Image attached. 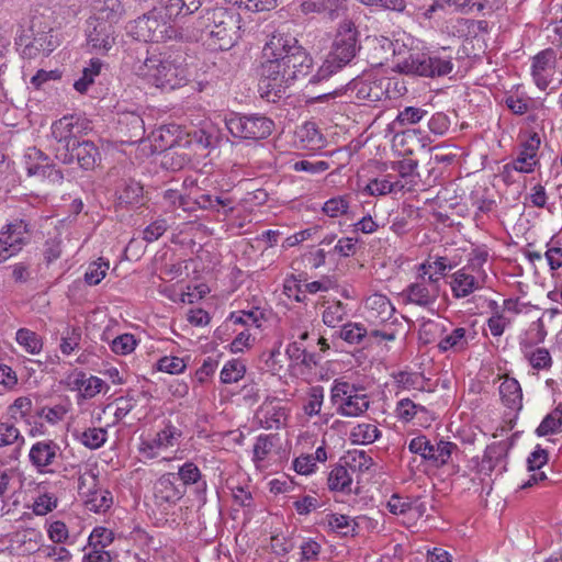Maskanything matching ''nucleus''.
I'll use <instances>...</instances> for the list:
<instances>
[{
    "label": "nucleus",
    "mask_w": 562,
    "mask_h": 562,
    "mask_svg": "<svg viewBox=\"0 0 562 562\" xmlns=\"http://www.w3.org/2000/svg\"><path fill=\"white\" fill-rule=\"evenodd\" d=\"M47 533L49 539L56 544L65 543L69 537V531L66 524L60 520H55L49 524Z\"/></svg>",
    "instance_id": "obj_59"
},
{
    "label": "nucleus",
    "mask_w": 562,
    "mask_h": 562,
    "mask_svg": "<svg viewBox=\"0 0 562 562\" xmlns=\"http://www.w3.org/2000/svg\"><path fill=\"white\" fill-rule=\"evenodd\" d=\"M405 189V183L401 180H391V176L387 175L382 179H372L366 187V191L370 195H385L389 193L401 192Z\"/></svg>",
    "instance_id": "obj_30"
},
{
    "label": "nucleus",
    "mask_w": 562,
    "mask_h": 562,
    "mask_svg": "<svg viewBox=\"0 0 562 562\" xmlns=\"http://www.w3.org/2000/svg\"><path fill=\"white\" fill-rule=\"evenodd\" d=\"M447 48L429 53H411L400 60L395 69L406 75L425 77H441L453 69L452 57L447 54Z\"/></svg>",
    "instance_id": "obj_4"
},
{
    "label": "nucleus",
    "mask_w": 562,
    "mask_h": 562,
    "mask_svg": "<svg viewBox=\"0 0 562 562\" xmlns=\"http://www.w3.org/2000/svg\"><path fill=\"white\" fill-rule=\"evenodd\" d=\"M114 541V533L105 527H95L83 548L82 562H112L113 555L108 548Z\"/></svg>",
    "instance_id": "obj_10"
},
{
    "label": "nucleus",
    "mask_w": 562,
    "mask_h": 562,
    "mask_svg": "<svg viewBox=\"0 0 562 562\" xmlns=\"http://www.w3.org/2000/svg\"><path fill=\"white\" fill-rule=\"evenodd\" d=\"M344 459L346 465L352 471L366 472L373 465L372 458L364 450H349Z\"/></svg>",
    "instance_id": "obj_37"
},
{
    "label": "nucleus",
    "mask_w": 562,
    "mask_h": 562,
    "mask_svg": "<svg viewBox=\"0 0 562 562\" xmlns=\"http://www.w3.org/2000/svg\"><path fill=\"white\" fill-rule=\"evenodd\" d=\"M467 330L463 327H458L452 330L451 334L443 337L438 347L441 351H448L450 349L453 350H463L468 346V340L465 337Z\"/></svg>",
    "instance_id": "obj_40"
},
{
    "label": "nucleus",
    "mask_w": 562,
    "mask_h": 562,
    "mask_svg": "<svg viewBox=\"0 0 562 562\" xmlns=\"http://www.w3.org/2000/svg\"><path fill=\"white\" fill-rule=\"evenodd\" d=\"M116 27L110 22L90 19L87 29L88 46L98 54H106L115 44Z\"/></svg>",
    "instance_id": "obj_11"
},
{
    "label": "nucleus",
    "mask_w": 562,
    "mask_h": 562,
    "mask_svg": "<svg viewBox=\"0 0 562 562\" xmlns=\"http://www.w3.org/2000/svg\"><path fill=\"white\" fill-rule=\"evenodd\" d=\"M349 202L345 196L331 198L325 202L323 212L330 217H338L347 213Z\"/></svg>",
    "instance_id": "obj_51"
},
{
    "label": "nucleus",
    "mask_w": 562,
    "mask_h": 562,
    "mask_svg": "<svg viewBox=\"0 0 562 562\" xmlns=\"http://www.w3.org/2000/svg\"><path fill=\"white\" fill-rule=\"evenodd\" d=\"M300 550L301 562L316 561L321 553L322 546L317 541L308 538L301 543Z\"/></svg>",
    "instance_id": "obj_57"
},
{
    "label": "nucleus",
    "mask_w": 562,
    "mask_h": 562,
    "mask_svg": "<svg viewBox=\"0 0 562 562\" xmlns=\"http://www.w3.org/2000/svg\"><path fill=\"white\" fill-rule=\"evenodd\" d=\"M31 225L25 220H14L0 233V238L8 241L11 254H18L31 239Z\"/></svg>",
    "instance_id": "obj_17"
},
{
    "label": "nucleus",
    "mask_w": 562,
    "mask_h": 562,
    "mask_svg": "<svg viewBox=\"0 0 562 562\" xmlns=\"http://www.w3.org/2000/svg\"><path fill=\"white\" fill-rule=\"evenodd\" d=\"M196 205L202 210L222 213L228 216L235 210V200L222 193L218 195L203 193L195 198Z\"/></svg>",
    "instance_id": "obj_24"
},
{
    "label": "nucleus",
    "mask_w": 562,
    "mask_h": 562,
    "mask_svg": "<svg viewBox=\"0 0 562 562\" xmlns=\"http://www.w3.org/2000/svg\"><path fill=\"white\" fill-rule=\"evenodd\" d=\"M522 389H499L501 398L505 407L509 411L507 416L509 420L517 418L522 408Z\"/></svg>",
    "instance_id": "obj_34"
},
{
    "label": "nucleus",
    "mask_w": 562,
    "mask_h": 562,
    "mask_svg": "<svg viewBox=\"0 0 562 562\" xmlns=\"http://www.w3.org/2000/svg\"><path fill=\"white\" fill-rule=\"evenodd\" d=\"M240 15L223 7L205 9L187 27V41L202 42L212 50H227L240 37Z\"/></svg>",
    "instance_id": "obj_2"
},
{
    "label": "nucleus",
    "mask_w": 562,
    "mask_h": 562,
    "mask_svg": "<svg viewBox=\"0 0 562 562\" xmlns=\"http://www.w3.org/2000/svg\"><path fill=\"white\" fill-rule=\"evenodd\" d=\"M105 440L106 431L102 428H89L81 435V442L90 449H97L101 447Z\"/></svg>",
    "instance_id": "obj_52"
},
{
    "label": "nucleus",
    "mask_w": 562,
    "mask_h": 562,
    "mask_svg": "<svg viewBox=\"0 0 562 562\" xmlns=\"http://www.w3.org/2000/svg\"><path fill=\"white\" fill-rule=\"evenodd\" d=\"M562 428V407L558 406L550 412L536 429V434L540 437L558 434Z\"/></svg>",
    "instance_id": "obj_36"
},
{
    "label": "nucleus",
    "mask_w": 562,
    "mask_h": 562,
    "mask_svg": "<svg viewBox=\"0 0 562 562\" xmlns=\"http://www.w3.org/2000/svg\"><path fill=\"white\" fill-rule=\"evenodd\" d=\"M76 120L72 115L64 116L52 125V136L57 142V146L67 147L78 138L75 135Z\"/></svg>",
    "instance_id": "obj_27"
},
{
    "label": "nucleus",
    "mask_w": 562,
    "mask_h": 562,
    "mask_svg": "<svg viewBox=\"0 0 562 562\" xmlns=\"http://www.w3.org/2000/svg\"><path fill=\"white\" fill-rule=\"evenodd\" d=\"M386 506L393 515H405L413 510L414 502L409 497L393 494L387 501Z\"/></svg>",
    "instance_id": "obj_53"
},
{
    "label": "nucleus",
    "mask_w": 562,
    "mask_h": 562,
    "mask_svg": "<svg viewBox=\"0 0 562 562\" xmlns=\"http://www.w3.org/2000/svg\"><path fill=\"white\" fill-rule=\"evenodd\" d=\"M329 525L333 529L340 530L345 536L355 535L357 524L346 515H333L329 520Z\"/></svg>",
    "instance_id": "obj_58"
},
{
    "label": "nucleus",
    "mask_w": 562,
    "mask_h": 562,
    "mask_svg": "<svg viewBox=\"0 0 562 562\" xmlns=\"http://www.w3.org/2000/svg\"><path fill=\"white\" fill-rule=\"evenodd\" d=\"M31 406L29 397H19L9 406L8 414L13 419L23 418L30 413Z\"/></svg>",
    "instance_id": "obj_64"
},
{
    "label": "nucleus",
    "mask_w": 562,
    "mask_h": 562,
    "mask_svg": "<svg viewBox=\"0 0 562 562\" xmlns=\"http://www.w3.org/2000/svg\"><path fill=\"white\" fill-rule=\"evenodd\" d=\"M260 425L266 429H279L288 419V413L279 401L263 403L256 413Z\"/></svg>",
    "instance_id": "obj_21"
},
{
    "label": "nucleus",
    "mask_w": 562,
    "mask_h": 562,
    "mask_svg": "<svg viewBox=\"0 0 562 562\" xmlns=\"http://www.w3.org/2000/svg\"><path fill=\"white\" fill-rule=\"evenodd\" d=\"M120 204L137 205L143 204L144 193L143 186L135 180H126L117 196Z\"/></svg>",
    "instance_id": "obj_32"
},
{
    "label": "nucleus",
    "mask_w": 562,
    "mask_h": 562,
    "mask_svg": "<svg viewBox=\"0 0 562 562\" xmlns=\"http://www.w3.org/2000/svg\"><path fill=\"white\" fill-rule=\"evenodd\" d=\"M100 487L98 471L92 469L87 470L78 479V492L82 499L92 495L91 493L98 491Z\"/></svg>",
    "instance_id": "obj_42"
},
{
    "label": "nucleus",
    "mask_w": 562,
    "mask_h": 562,
    "mask_svg": "<svg viewBox=\"0 0 562 562\" xmlns=\"http://www.w3.org/2000/svg\"><path fill=\"white\" fill-rule=\"evenodd\" d=\"M180 0H159V11L164 12L165 19L169 22L178 16H183L184 13L180 5Z\"/></svg>",
    "instance_id": "obj_62"
},
{
    "label": "nucleus",
    "mask_w": 562,
    "mask_h": 562,
    "mask_svg": "<svg viewBox=\"0 0 562 562\" xmlns=\"http://www.w3.org/2000/svg\"><path fill=\"white\" fill-rule=\"evenodd\" d=\"M540 146V138L535 133L522 143L518 156L513 160L512 166L516 171L529 173L533 171L537 164V151Z\"/></svg>",
    "instance_id": "obj_22"
},
{
    "label": "nucleus",
    "mask_w": 562,
    "mask_h": 562,
    "mask_svg": "<svg viewBox=\"0 0 562 562\" xmlns=\"http://www.w3.org/2000/svg\"><path fill=\"white\" fill-rule=\"evenodd\" d=\"M59 451V446L53 440H41L31 447L29 459L37 472L49 473L52 470L48 468L56 462Z\"/></svg>",
    "instance_id": "obj_14"
},
{
    "label": "nucleus",
    "mask_w": 562,
    "mask_h": 562,
    "mask_svg": "<svg viewBox=\"0 0 562 562\" xmlns=\"http://www.w3.org/2000/svg\"><path fill=\"white\" fill-rule=\"evenodd\" d=\"M136 347V339L132 334L117 336L111 344V349L117 355H127Z\"/></svg>",
    "instance_id": "obj_56"
},
{
    "label": "nucleus",
    "mask_w": 562,
    "mask_h": 562,
    "mask_svg": "<svg viewBox=\"0 0 562 562\" xmlns=\"http://www.w3.org/2000/svg\"><path fill=\"white\" fill-rule=\"evenodd\" d=\"M109 269V262L103 261L101 258L98 261L91 262L85 273V281L89 285L99 284L105 277Z\"/></svg>",
    "instance_id": "obj_46"
},
{
    "label": "nucleus",
    "mask_w": 562,
    "mask_h": 562,
    "mask_svg": "<svg viewBox=\"0 0 562 562\" xmlns=\"http://www.w3.org/2000/svg\"><path fill=\"white\" fill-rule=\"evenodd\" d=\"M347 317L346 305L340 301L331 302L323 312V322L326 326L335 328Z\"/></svg>",
    "instance_id": "obj_41"
},
{
    "label": "nucleus",
    "mask_w": 562,
    "mask_h": 562,
    "mask_svg": "<svg viewBox=\"0 0 562 562\" xmlns=\"http://www.w3.org/2000/svg\"><path fill=\"white\" fill-rule=\"evenodd\" d=\"M24 442V438L21 436L19 429L9 423H0V448L9 447L15 442Z\"/></svg>",
    "instance_id": "obj_48"
},
{
    "label": "nucleus",
    "mask_w": 562,
    "mask_h": 562,
    "mask_svg": "<svg viewBox=\"0 0 562 562\" xmlns=\"http://www.w3.org/2000/svg\"><path fill=\"white\" fill-rule=\"evenodd\" d=\"M555 61V53L551 48L544 49L533 57L531 74L539 89H547L551 82L554 75Z\"/></svg>",
    "instance_id": "obj_15"
},
{
    "label": "nucleus",
    "mask_w": 562,
    "mask_h": 562,
    "mask_svg": "<svg viewBox=\"0 0 562 562\" xmlns=\"http://www.w3.org/2000/svg\"><path fill=\"white\" fill-rule=\"evenodd\" d=\"M182 437V428L167 422L154 438L143 439L138 450L145 458L154 459L160 451L177 446Z\"/></svg>",
    "instance_id": "obj_9"
},
{
    "label": "nucleus",
    "mask_w": 562,
    "mask_h": 562,
    "mask_svg": "<svg viewBox=\"0 0 562 562\" xmlns=\"http://www.w3.org/2000/svg\"><path fill=\"white\" fill-rule=\"evenodd\" d=\"M24 158V167L27 176L43 179L48 178L53 181H59L63 179V173L55 169V167L49 162V157L40 149L29 148Z\"/></svg>",
    "instance_id": "obj_13"
},
{
    "label": "nucleus",
    "mask_w": 562,
    "mask_h": 562,
    "mask_svg": "<svg viewBox=\"0 0 562 562\" xmlns=\"http://www.w3.org/2000/svg\"><path fill=\"white\" fill-rule=\"evenodd\" d=\"M182 496L183 491L176 485V475L173 473L161 475L154 485L155 502L165 510L176 505Z\"/></svg>",
    "instance_id": "obj_16"
},
{
    "label": "nucleus",
    "mask_w": 562,
    "mask_h": 562,
    "mask_svg": "<svg viewBox=\"0 0 562 562\" xmlns=\"http://www.w3.org/2000/svg\"><path fill=\"white\" fill-rule=\"evenodd\" d=\"M181 57H149L144 63L145 75L149 80L162 90H175L189 82L188 72L182 65Z\"/></svg>",
    "instance_id": "obj_5"
},
{
    "label": "nucleus",
    "mask_w": 562,
    "mask_h": 562,
    "mask_svg": "<svg viewBox=\"0 0 562 562\" xmlns=\"http://www.w3.org/2000/svg\"><path fill=\"white\" fill-rule=\"evenodd\" d=\"M390 81L386 78L362 79L355 83L358 100L374 103L389 97Z\"/></svg>",
    "instance_id": "obj_19"
},
{
    "label": "nucleus",
    "mask_w": 562,
    "mask_h": 562,
    "mask_svg": "<svg viewBox=\"0 0 562 562\" xmlns=\"http://www.w3.org/2000/svg\"><path fill=\"white\" fill-rule=\"evenodd\" d=\"M277 439L276 435H259L257 437L252 448V462L258 470H263L266 468L265 462L272 452L274 441Z\"/></svg>",
    "instance_id": "obj_28"
},
{
    "label": "nucleus",
    "mask_w": 562,
    "mask_h": 562,
    "mask_svg": "<svg viewBox=\"0 0 562 562\" xmlns=\"http://www.w3.org/2000/svg\"><path fill=\"white\" fill-rule=\"evenodd\" d=\"M367 329L357 323L345 324L339 331V337L348 344H359L366 337Z\"/></svg>",
    "instance_id": "obj_47"
},
{
    "label": "nucleus",
    "mask_w": 562,
    "mask_h": 562,
    "mask_svg": "<svg viewBox=\"0 0 562 562\" xmlns=\"http://www.w3.org/2000/svg\"><path fill=\"white\" fill-rule=\"evenodd\" d=\"M457 448V445L450 441L439 440L435 445L430 442L427 460L435 462L437 467L445 465Z\"/></svg>",
    "instance_id": "obj_33"
},
{
    "label": "nucleus",
    "mask_w": 562,
    "mask_h": 562,
    "mask_svg": "<svg viewBox=\"0 0 562 562\" xmlns=\"http://www.w3.org/2000/svg\"><path fill=\"white\" fill-rule=\"evenodd\" d=\"M260 90L281 97L288 88L305 79L313 69V58L299 41L281 32L273 33L262 49Z\"/></svg>",
    "instance_id": "obj_1"
},
{
    "label": "nucleus",
    "mask_w": 562,
    "mask_h": 562,
    "mask_svg": "<svg viewBox=\"0 0 562 562\" xmlns=\"http://www.w3.org/2000/svg\"><path fill=\"white\" fill-rule=\"evenodd\" d=\"M360 389H331V397L344 416H359L369 408L366 394H358Z\"/></svg>",
    "instance_id": "obj_12"
},
{
    "label": "nucleus",
    "mask_w": 562,
    "mask_h": 562,
    "mask_svg": "<svg viewBox=\"0 0 562 562\" xmlns=\"http://www.w3.org/2000/svg\"><path fill=\"white\" fill-rule=\"evenodd\" d=\"M426 114L427 111L420 108L406 106L404 110L400 111L395 122H397L401 125L416 124L420 122Z\"/></svg>",
    "instance_id": "obj_55"
},
{
    "label": "nucleus",
    "mask_w": 562,
    "mask_h": 562,
    "mask_svg": "<svg viewBox=\"0 0 562 562\" xmlns=\"http://www.w3.org/2000/svg\"><path fill=\"white\" fill-rule=\"evenodd\" d=\"M40 552L44 558L53 559L52 562H70L72 559V554L67 548L56 543L53 546H44L40 549Z\"/></svg>",
    "instance_id": "obj_50"
},
{
    "label": "nucleus",
    "mask_w": 562,
    "mask_h": 562,
    "mask_svg": "<svg viewBox=\"0 0 562 562\" xmlns=\"http://www.w3.org/2000/svg\"><path fill=\"white\" fill-rule=\"evenodd\" d=\"M352 479L345 465H335L328 475V487L331 491H350Z\"/></svg>",
    "instance_id": "obj_35"
},
{
    "label": "nucleus",
    "mask_w": 562,
    "mask_h": 562,
    "mask_svg": "<svg viewBox=\"0 0 562 562\" xmlns=\"http://www.w3.org/2000/svg\"><path fill=\"white\" fill-rule=\"evenodd\" d=\"M178 475L183 484H194L201 479V472L193 462H186L179 468Z\"/></svg>",
    "instance_id": "obj_63"
},
{
    "label": "nucleus",
    "mask_w": 562,
    "mask_h": 562,
    "mask_svg": "<svg viewBox=\"0 0 562 562\" xmlns=\"http://www.w3.org/2000/svg\"><path fill=\"white\" fill-rule=\"evenodd\" d=\"M159 371L167 372L170 374H178L183 371L186 364L181 358L178 357H162L157 362Z\"/></svg>",
    "instance_id": "obj_60"
},
{
    "label": "nucleus",
    "mask_w": 562,
    "mask_h": 562,
    "mask_svg": "<svg viewBox=\"0 0 562 562\" xmlns=\"http://www.w3.org/2000/svg\"><path fill=\"white\" fill-rule=\"evenodd\" d=\"M95 21L110 22L115 25L124 14V7L121 0H99L94 8Z\"/></svg>",
    "instance_id": "obj_26"
},
{
    "label": "nucleus",
    "mask_w": 562,
    "mask_h": 562,
    "mask_svg": "<svg viewBox=\"0 0 562 562\" xmlns=\"http://www.w3.org/2000/svg\"><path fill=\"white\" fill-rule=\"evenodd\" d=\"M18 344L22 346L26 352L37 355L43 348L42 338L27 328H20L15 337Z\"/></svg>",
    "instance_id": "obj_38"
},
{
    "label": "nucleus",
    "mask_w": 562,
    "mask_h": 562,
    "mask_svg": "<svg viewBox=\"0 0 562 562\" xmlns=\"http://www.w3.org/2000/svg\"><path fill=\"white\" fill-rule=\"evenodd\" d=\"M380 437V430L372 424H359L352 428L350 438L355 443L369 445Z\"/></svg>",
    "instance_id": "obj_39"
},
{
    "label": "nucleus",
    "mask_w": 562,
    "mask_h": 562,
    "mask_svg": "<svg viewBox=\"0 0 562 562\" xmlns=\"http://www.w3.org/2000/svg\"><path fill=\"white\" fill-rule=\"evenodd\" d=\"M55 157L63 164L77 162L83 170H92L101 160L98 147L91 140L77 139L67 147L56 146Z\"/></svg>",
    "instance_id": "obj_7"
},
{
    "label": "nucleus",
    "mask_w": 562,
    "mask_h": 562,
    "mask_svg": "<svg viewBox=\"0 0 562 562\" xmlns=\"http://www.w3.org/2000/svg\"><path fill=\"white\" fill-rule=\"evenodd\" d=\"M134 393L142 394L146 396V392L140 391L139 389H130V392L126 397H120L116 400V412L115 415L117 417H123L127 415L136 405V400L134 397Z\"/></svg>",
    "instance_id": "obj_54"
},
{
    "label": "nucleus",
    "mask_w": 562,
    "mask_h": 562,
    "mask_svg": "<svg viewBox=\"0 0 562 562\" xmlns=\"http://www.w3.org/2000/svg\"><path fill=\"white\" fill-rule=\"evenodd\" d=\"M525 356L528 358L529 363L536 369H544L551 364V356L546 348H537L528 351L530 345L526 341L520 342Z\"/></svg>",
    "instance_id": "obj_43"
},
{
    "label": "nucleus",
    "mask_w": 562,
    "mask_h": 562,
    "mask_svg": "<svg viewBox=\"0 0 562 562\" xmlns=\"http://www.w3.org/2000/svg\"><path fill=\"white\" fill-rule=\"evenodd\" d=\"M246 366L239 360L228 361L221 371V381L225 384L237 383L245 374Z\"/></svg>",
    "instance_id": "obj_45"
},
{
    "label": "nucleus",
    "mask_w": 562,
    "mask_h": 562,
    "mask_svg": "<svg viewBox=\"0 0 562 562\" xmlns=\"http://www.w3.org/2000/svg\"><path fill=\"white\" fill-rule=\"evenodd\" d=\"M225 124L234 137L254 140L267 138L274 127L272 120L259 114L232 113L226 117Z\"/></svg>",
    "instance_id": "obj_6"
},
{
    "label": "nucleus",
    "mask_w": 562,
    "mask_h": 562,
    "mask_svg": "<svg viewBox=\"0 0 562 562\" xmlns=\"http://www.w3.org/2000/svg\"><path fill=\"white\" fill-rule=\"evenodd\" d=\"M91 494L92 495L83 499V504L89 512L103 514L108 512L113 505V496L110 491L100 487L98 491L92 492Z\"/></svg>",
    "instance_id": "obj_31"
},
{
    "label": "nucleus",
    "mask_w": 562,
    "mask_h": 562,
    "mask_svg": "<svg viewBox=\"0 0 562 562\" xmlns=\"http://www.w3.org/2000/svg\"><path fill=\"white\" fill-rule=\"evenodd\" d=\"M296 134L305 146L319 147L323 143V135L314 122H305Z\"/></svg>",
    "instance_id": "obj_44"
},
{
    "label": "nucleus",
    "mask_w": 562,
    "mask_h": 562,
    "mask_svg": "<svg viewBox=\"0 0 562 562\" xmlns=\"http://www.w3.org/2000/svg\"><path fill=\"white\" fill-rule=\"evenodd\" d=\"M477 288L476 279L472 274L465 273L463 269L452 274L451 290L454 297H467Z\"/></svg>",
    "instance_id": "obj_29"
},
{
    "label": "nucleus",
    "mask_w": 562,
    "mask_h": 562,
    "mask_svg": "<svg viewBox=\"0 0 562 562\" xmlns=\"http://www.w3.org/2000/svg\"><path fill=\"white\" fill-rule=\"evenodd\" d=\"M68 409V405L65 404L44 406L37 412V415L44 418L47 423L55 425L65 417Z\"/></svg>",
    "instance_id": "obj_49"
},
{
    "label": "nucleus",
    "mask_w": 562,
    "mask_h": 562,
    "mask_svg": "<svg viewBox=\"0 0 562 562\" xmlns=\"http://www.w3.org/2000/svg\"><path fill=\"white\" fill-rule=\"evenodd\" d=\"M57 45L58 43L53 34V30L37 32L34 33L32 42H27L25 47L21 49V56L26 59H34L41 54L47 56Z\"/></svg>",
    "instance_id": "obj_20"
},
{
    "label": "nucleus",
    "mask_w": 562,
    "mask_h": 562,
    "mask_svg": "<svg viewBox=\"0 0 562 562\" xmlns=\"http://www.w3.org/2000/svg\"><path fill=\"white\" fill-rule=\"evenodd\" d=\"M403 295L405 296V301L407 303H412L422 307H428L432 305L439 296L432 289H429L418 278L404 290Z\"/></svg>",
    "instance_id": "obj_23"
},
{
    "label": "nucleus",
    "mask_w": 562,
    "mask_h": 562,
    "mask_svg": "<svg viewBox=\"0 0 562 562\" xmlns=\"http://www.w3.org/2000/svg\"><path fill=\"white\" fill-rule=\"evenodd\" d=\"M168 228L167 221L164 218L157 220L149 224L143 232V238L147 243H151L157 240L160 236L165 234Z\"/></svg>",
    "instance_id": "obj_61"
},
{
    "label": "nucleus",
    "mask_w": 562,
    "mask_h": 562,
    "mask_svg": "<svg viewBox=\"0 0 562 562\" xmlns=\"http://www.w3.org/2000/svg\"><path fill=\"white\" fill-rule=\"evenodd\" d=\"M359 49L357 32L351 27L340 30L333 43L331 50L316 74L308 79V85H317L328 79L341 67L349 64Z\"/></svg>",
    "instance_id": "obj_3"
},
{
    "label": "nucleus",
    "mask_w": 562,
    "mask_h": 562,
    "mask_svg": "<svg viewBox=\"0 0 562 562\" xmlns=\"http://www.w3.org/2000/svg\"><path fill=\"white\" fill-rule=\"evenodd\" d=\"M367 318L376 325L385 324L393 318L395 307L390 299L381 293H373L366 300Z\"/></svg>",
    "instance_id": "obj_18"
},
{
    "label": "nucleus",
    "mask_w": 562,
    "mask_h": 562,
    "mask_svg": "<svg viewBox=\"0 0 562 562\" xmlns=\"http://www.w3.org/2000/svg\"><path fill=\"white\" fill-rule=\"evenodd\" d=\"M136 33L144 42H164L171 37L169 34V21L165 19L158 8H154L147 14L136 20Z\"/></svg>",
    "instance_id": "obj_8"
},
{
    "label": "nucleus",
    "mask_w": 562,
    "mask_h": 562,
    "mask_svg": "<svg viewBox=\"0 0 562 562\" xmlns=\"http://www.w3.org/2000/svg\"><path fill=\"white\" fill-rule=\"evenodd\" d=\"M510 442L501 440L488 445L484 451V456L480 469L484 473L492 472L496 467L501 465L509 451Z\"/></svg>",
    "instance_id": "obj_25"
}]
</instances>
